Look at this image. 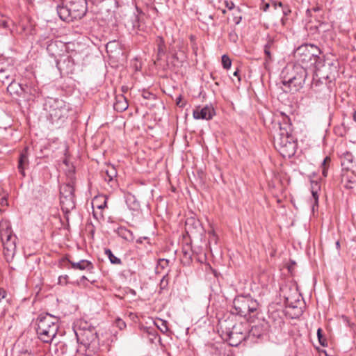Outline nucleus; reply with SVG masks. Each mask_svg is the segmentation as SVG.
<instances>
[{
    "label": "nucleus",
    "instance_id": "obj_26",
    "mask_svg": "<svg viewBox=\"0 0 356 356\" xmlns=\"http://www.w3.org/2000/svg\"><path fill=\"white\" fill-rule=\"evenodd\" d=\"M222 65L225 69H229L231 67L232 61L227 55L222 56Z\"/></svg>",
    "mask_w": 356,
    "mask_h": 356
},
{
    "label": "nucleus",
    "instance_id": "obj_5",
    "mask_svg": "<svg viewBox=\"0 0 356 356\" xmlns=\"http://www.w3.org/2000/svg\"><path fill=\"white\" fill-rule=\"evenodd\" d=\"M58 330L57 318L48 314L38 316L36 332L41 341L44 343H50L56 336Z\"/></svg>",
    "mask_w": 356,
    "mask_h": 356
},
{
    "label": "nucleus",
    "instance_id": "obj_44",
    "mask_svg": "<svg viewBox=\"0 0 356 356\" xmlns=\"http://www.w3.org/2000/svg\"><path fill=\"white\" fill-rule=\"evenodd\" d=\"M353 119L356 122V110L353 113Z\"/></svg>",
    "mask_w": 356,
    "mask_h": 356
},
{
    "label": "nucleus",
    "instance_id": "obj_51",
    "mask_svg": "<svg viewBox=\"0 0 356 356\" xmlns=\"http://www.w3.org/2000/svg\"><path fill=\"white\" fill-rule=\"evenodd\" d=\"M336 244H337V245H338V246H339V241H337Z\"/></svg>",
    "mask_w": 356,
    "mask_h": 356
},
{
    "label": "nucleus",
    "instance_id": "obj_25",
    "mask_svg": "<svg viewBox=\"0 0 356 356\" xmlns=\"http://www.w3.org/2000/svg\"><path fill=\"white\" fill-rule=\"evenodd\" d=\"M118 233L121 237L126 240H131L133 238L132 232L126 228H120Z\"/></svg>",
    "mask_w": 356,
    "mask_h": 356
},
{
    "label": "nucleus",
    "instance_id": "obj_48",
    "mask_svg": "<svg viewBox=\"0 0 356 356\" xmlns=\"http://www.w3.org/2000/svg\"><path fill=\"white\" fill-rule=\"evenodd\" d=\"M150 95V94H148V95H143L145 98L147 99L149 98V96Z\"/></svg>",
    "mask_w": 356,
    "mask_h": 356
},
{
    "label": "nucleus",
    "instance_id": "obj_27",
    "mask_svg": "<svg viewBox=\"0 0 356 356\" xmlns=\"http://www.w3.org/2000/svg\"><path fill=\"white\" fill-rule=\"evenodd\" d=\"M330 161V159L328 156H326L323 163H322V174L324 177H327V163Z\"/></svg>",
    "mask_w": 356,
    "mask_h": 356
},
{
    "label": "nucleus",
    "instance_id": "obj_30",
    "mask_svg": "<svg viewBox=\"0 0 356 356\" xmlns=\"http://www.w3.org/2000/svg\"><path fill=\"white\" fill-rule=\"evenodd\" d=\"M99 200V199L97 197H95V200H94V202H93V207H95H95L99 209H104L106 207V198L103 197L102 198V200L103 202L99 204H97V202Z\"/></svg>",
    "mask_w": 356,
    "mask_h": 356
},
{
    "label": "nucleus",
    "instance_id": "obj_36",
    "mask_svg": "<svg viewBox=\"0 0 356 356\" xmlns=\"http://www.w3.org/2000/svg\"><path fill=\"white\" fill-rule=\"evenodd\" d=\"M0 26L7 29L8 27V22L6 19L0 20Z\"/></svg>",
    "mask_w": 356,
    "mask_h": 356
},
{
    "label": "nucleus",
    "instance_id": "obj_8",
    "mask_svg": "<svg viewBox=\"0 0 356 356\" xmlns=\"http://www.w3.org/2000/svg\"><path fill=\"white\" fill-rule=\"evenodd\" d=\"M288 289L289 291V293L284 294L286 306L287 308L293 310V315L296 317H298L300 316L303 312L302 302L300 299V294L298 292V291L296 289L293 290H291V289Z\"/></svg>",
    "mask_w": 356,
    "mask_h": 356
},
{
    "label": "nucleus",
    "instance_id": "obj_11",
    "mask_svg": "<svg viewBox=\"0 0 356 356\" xmlns=\"http://www.w3.org/2000/svg\"><path fill=\"white\" fill-rule=\"evenodd\" d=\"M67 111L68 108L65 104L60 102L56 107L51 108L49 115L53 120H63L67 118Z\"/></svg>",
    "mask_w": 356,
    "mask_h": 356
},
{
    "label": "nucleus",
    "instance_id": "obj_28",
    "mask_svg": "<svg viewBox=\"0 0 356 356\" xmlns=\"http://www.w3.org/2000/svg\"><path fill=\"white\" fill-rule=\"evenodd\" d=\"M159 323L160 324H158L157 327L159 328V330L163 333L166 332L168 330L167 322L165 321L159 319Z\"/></svg>",
    "mask_w": 356,
    "mask_h": 356
},
{
    "label": "nucleus",
    "instance_id": "obj_49",
    "mask_svg": "<svg viewBox=\"0 0 356 356\" xmlns=\"http://www.w3.org/2000/svg\"><path fill=\"white\" fill-rule=\"evenodd\" d=\"M111 44V42H108L107 44H106V49L108 48L109 45Z\"/></svg>",
    "mask_w": 356,
    "mask_h": 356
},
{
    "label": "nucleus",
    "instance_id": "obj_47",
    "mask_svg": "<svg viewBox=\"0 0 356 356\" xmlns=\"http://www.w3.org/2000/svg\"><path fill=\"white\" fill-rule=\"evenodd\" d=\"M150 95V94H148V95H143L145 98L147 99L149 98V96Z\"/></svg>",
    "mask_w": 356,
    "mask_h": 356
},
{
    "label": "nucleus",
    "instance_id": "obj_43",
    "mask_svg": "<svg viewBox=\"0 0 356 356\" xmlns=\"http://www.w3.org/2000/svg\"><path fill=\"white\" fill-rule=\"evenodd\" d=\"M238 72H239L238 70L235 71V72H234V75L235 76H237V77H238V81H240V80H241V79H240V77L238 76Z\"/></svg>",
    "mask_w": 356,
    "mask_h": 356
},
{
    "label": "nucleus",
    "instance_id": "obj_21",
    "mask_svg": "<svg viewBox=\"0 0 356 356\" xmlns=\"http://www.w3.org/2000/svg\"><path fill=\"white\" fill-rule=\"evenodd\" d=\"M156 43L157 46V59L159 60L161 59L165 54L164 39L161 36H158L156 39Z\"/></svg>",
    "mask_w": 356,
    "mask_h": 356
},
{
    "label": "nucleus",
    "instance_id": "obj_41",
    "mask_svg": "<svg viewBox=\"0 0 356 356\" xmlns=\"http://www.w3.org/2000/svg\"><path fill=\"white\" fill-rule=\"evenodd\" d=\"M345 156L347 157V159L349 162H352L353 161V156L350 154H347Z\"/></svg>",
    "mask_w": 356,
    "mask_h": 356
},
{
    "label": "nucleus",
    "instance_id": "obj_22",
    "mask_svg": "<svg viewBox=\"0 0 356 356\" xmlns=\"http://www.w3.org/2000/svg\"><path fill=\"white\" fill-rule=\"evenodd\" d=\"M74 186L71 184H64L60 188V197L74 196Z\"/></svg>",
    "mask_w": 356,
    "mask_h": 356
},
{
    "label": "nucleus",
    "instance_id": "obj_29",
    "mask_svg": "<svg viewBox=\"0 0 356 356\" xmlns=\"http://www.w3.org/2000/svg\"><path fill=\"white\" fill-rule=\"evenodd\" d=\"M317 336H318L319 343L323 346H327L326 339L323 337V336L322 334V330L321 328L318 329V330H317Z\"/></svg>",
    "mask_w": 356,
    "mask_h": 356
},
{
    "label": "nucleus",
    "instance_id": "obj_35",
    "mask_svg": "<svg viewBox=\"0 0 356 356\" xmlns=\"http://www.w3.org/2000/svg\"><path fill=\"white\" fill-rule=\"evenodd\" d=\"M225 4L229 10H232L234 8V3L232 1H225Z\"/></svg>",
    "mask_w": 356,
    "mask_h": 356
},
{
    "label": "nucleus",
    "instance_id": "obj_3",
    "mask_svg": "<svg viewBox=\"0 0 356 356\" xmlns=\"http://www.w3.org/2000/svg\"><path fill=\"white\" fill-rule=\"evenodd\" d=\"M75 333L79 343V352L86 356H95L99 352V339L94 327L80 328Z\"/></svg>",
    "mask_w": 356,
    "mask_h": 356
},
{
    "label": "nucleus",
    "instance_id": "obj_39",
    "mask_svg": "<svg viewBox=\"0 0 356 356\" xmlns=\"http://www.w3.org/2000/svg\"><path fill=\"white\" fill-rule=\"evenodd\" d=\"M165 276L166 275H164L161 281V285L162 286V287H165V285H167L168 284V281L165 280Z\"/></svg>",
    "mask_w": 356,
    "mask_h": 356
},
{
    "label": "nucleus",
    "instance_id": "obj_2",
    "mask_svg": "<svg viewBox=\"0 0 356 356\" xmlns=\"http://www.w3.org/2000/svg\"><path fill=\"white\" fill-rule=\"evenodd\" d=\"M307 76L305 67L300 64H289L282 72V82L290 91L297 92L303 87Z\"/></svg>",
    "mask_w": 356,
    "mask_h": 356
},
{
    "label": "nucleus",
    "instance_id": "obj_10",
    "mask_svg": "<svg viewBox=\"0 0 356 356\" xmlns=\"http://www.w3.org/2000/svg\"><path fill=\"white\" fill-rule=\"evenodd\" d=\"M215 115V111L213 107L205 106L202 108L197 107L193 113V118L197 120H211Z\"/></svg>",
    "mask_w": 356,
    "mask_h": 356
},
{
    "label": "nucleus",
    "instance_id": "obj_19",
    "mask_svg": "<svg viewBox=\"0 0 356 356\" xmlns=\"http://www.w3.org/2000/svg\"><path fill=\"white\" fill-rule=\"evenodd\" d=\"M29 165V159L27 156V150L24 149L19 156V162H18V170L20 174L24 177L25 176V169Z\"/></svg>",
    "mask_w": 356,
    "mask_h": 356
},
{
    "label": "nucleus",
    "instance_id": "obj_38",
    "mask_svg": "<svg viewBox=\"0 0 356 356\" xmlns=\"http://www.w3.org/2000/svg\"><path fill=\"white\" fill-rule=\"evenodd\" d=\"M176 104L179 107H184V104H181V96H179L176 99Z\"/></svg>",
    "mask_w": 356,
    "mask_h": 356
},
{
    "label": "nucleus",
    "instance_id": "obj_4",
    "mask_svg": "<svg viewBox=\"0 0 356 356\" xmlns=\"http://www.w3.org/2000/svg\"><path fill=\"white\" fill-rule=\"evenodd\" d=\"M86 4L84 0H64L62 5L57 6V13L60 18L65 22L79 19L86 15Z\"/></svg>",
    "mask_w": 356,
    "mask_h": 356
},
{
    "label": "nucleus",
    "instance_id": "obj_17",
    "mask_svg": "<svg viewBox=\"0 0 356 356\" xmlns=\"http://www.w3.org/2000/svg\"><path fill=\"white\" fill-rule=\"evenodd\" d=\"M117 170L113 165H107L103 172L102 177L108 183L115 182V178L117 177Z\"/></svg>",
    "mask_w": 356,
    "mask_h": 356
},
{
    "label": "nucleus",
    "instance_id": "obj_45",
    "mask_svg": "<svg viewBox=\"0 0 356 356\" xmlns=\"http://www.w3.org/2000/svg\"><path fill=\"white\" fill-rule=\"evenodd\" d=\"M268 8H269V4L268 3H266L265 6H264V10L266 11Z\"/></svg>",
    "mask_w": 356,
    "mask_h": 356
},
{
    "label": "nucleus",
    "instance_id": "obj_18",
    "mask_svg": "<svg viewBox=\"0 0 356 356\" xmlns=\"http://www.w3.org/2000/svg\"><path fill=\"white\" fill-rule=\"evenodd\" d=\"M129 106L127 99L122 95L116 96L113 104L114 109L118 112H122L127 109Z\"/></svg>",
    "mask_w": 356,
    "mask_h": 356
},
{
    "label": "nucleus",
    "instance_id": "obj_20",
    "mask_svg": "<svg viewBox=\"0 0 356 356\" xmlns=\"http://www.w3.org/2000/svg\"><path fill=\"white\" fill-rule=\"evenodd\" d=\"M321 186L318 182L312 181H311V192L312 195V211H314L315 207H318V191Z\"/></svg>",
    "mask_w": 356,
    "mask_h": 356
},
{
    "label": "nucleus",
    "instance_id": "obj_37",
    "mask_svg": "<svg viewBox=\"0 0 356 356\" xmlns=\"http://www.w3.org/2000/svg\"><path fill=\"white\" fill-rule=\"evenodd\" d=\"M6 296V291L3 289L0 288V302L1 301V300L5 298Z\"/></svg>",
    "mask_w": 356,
    "mask_h": 356
},
{
    "label": "nucleus",
    "instance_id": "obj_1",
    "mask_svg": "<svg viewBox=\"0 0 356 356\" xmlns=\"http://www.w3.org/2000/svg\"><path fill=\"white\" fill-rule=\"evenodd\" d=\"M284 122L280 124V132L274 138V146L283 157L290 158L296 151L297 144L291 135V124L287 117L284 118Z\"/></svg>",
    "mask_w": 356,
    "mask_h": 356
},
{
    "label": "nucleus",
    "instance_id": "obj_24",
    "mask_svg": "<svg viewBox=\"0 0 356 356\" xmlns=\"http://www.w3.org/2000/svg\"><path fill=\"white\" fill-rule=\"evenodd\" d=\"M273 45V42L271 40H268V42L264 46V53L266 56V62L270 61L272 59L270 49Z\"/></svg>",
    "mask_w": 356,
    "mask_h": 356
},
{
    "label": "nucleus",
    "instance_id": "obj_14",
    "mask_svg": "<svg viewBox=\"0 0 356 356\" xmlns=\"http://www.w3.org/2000/svg\"><path fill=\"white\" fill-rule=\"evenodd\" d=\"M16 242L17 240H10L8 242L2 244L3 247V254L8 262L11 261L15 254Z\"/></svg>",
    "mask_w": 356,
    "mask_h": 356
},
{
    "label": "nucleus",
    "instance_id": "obj_15",
    "mask_svg": "<svg viewBox=\"0 0 356 356\" xmlns=\"http://www.w3.org/2000/svg\"><path fill=\"white\" fill-rule=\"evenodd\" d=\"M60 202L61 205V209L65 213L67 220H68V213L75 207L74 196L69 197H60Z\"/></svg>",
    "mask_w": 356,
    "mask_h": 356
},
{
    "label": "nucleus",
    "instance_id": "obj_31",
    "mask_svg": "<svg viewBox=\"0 0 356 356\" xmlns=\"http://www.w3.org/2000/svg\"><path fill=\"white\" fill-rule=\"evenodd\" d=\"M169 265V260L165 259H160L158 261V266L157 268H161L162 269H164L167 268Z\"/></svg>",
    "mask_w": 356,
    "mask_h": 356
},
{
    "label": "nucleus",
    "instance_id": "obj_46",
    "mask_svg": "<svg viewBox=\"0 0 356 356\" xmlns=\"http://www.w3.org/2000/svg\"><path fill=\"white\" fill-rule=\"evenodd\" d=\"M313 10H314V11L316 12L320 10V8L317 6V7L314 8Z\"/></svg>",
    "mask_w": 356,
    "mask_h": 356
},
{
    "label": "nucleus",
    "instance_id": "obj_23",
    "mask_svg": "<svg viewBox=\"0 0 356 356\" xmlns=\"http://www.w3.org/2000/svg\"><path fill=\"white\" fill-rule=\"evenodd\" d=\"M105 254L108 257L110 261L113 264H121L122 261L120 258L115 257L110 249H105Z\"/></svg>",
    "mask_w": 356,
    "mask_h": 356
},
{
    "label": "nucleus",
    "instance_id": "obj_16",
    "mask_svg": "<svg viewBox=\"0 0 356 356\" xmlns=\"http://www.w3.org/2000/svg\"><path fill=\"white\" fill-rule=\"evenodd\" d=\"M9 82L10 83L7 87V91L10 95L21 97L24 95V89L21 84L17 83L15 80H11Z\"/></svg>",
    "mask_w": 356,
    "mask_h": 356
},
{
    "label": "nucleus",
    "instance_id": "obj_13",
    "mask_svg": "<svg viewBox=\"0 0 356 356\" xmlns=\"http://www.w3.org/2000/svg\"><path fill=\"white\" fill-rule=\"evenodd\" d=\"M0 237L2 244L10 240H17V236L13 234L10 226L6 222L0 223Z\"/></svg>",
    "mask_w": 356,
    "mask_h": 356
},
{
    "label": "nucleus",
    "instance_id": "obj_12",
    "mask_svg": "<svg viewBox=\"0 0 356 356\" xmlns=\"http://www.w3.org/2000/svg\"><path fill=\"white\" fill-rule=\"evenodd\" d=\"M64 261H67L70 263L72 268L74 270H87L88 271H91L93 269V264L90 261L86 259H82L78 262H74L68 259V258L65 257L61 259L60 263Z\"/></svg>",
    "mask_w": 356,
    "mask_h": 356
},
{
    "label": "nucleus",
    "instance_id": "obj_40",
    "mask_svg": "<svg viewBox=\"0 0 356 356\" xmlns=\"http://www.w3.org/2000/svg\"><path fill=\"white\" fill-rule=\"evenodd\" d=\"M273 6H274V8L276 9L277 8V6H279V7H282L283 6V4L282 2H277V1H274L273 2Z\"/></svg>",
    "mask_w": 356,
    "mask_h": 356
},
{
    "label": "nucleus",
    "instance_id": "obj_32",
    "mask_svg": "<svg viewBox=\"0 0 356 356\" xmlns=\"http://www.w3.org/2000/svg\"><path fill=\"white\" fill-rule=\"evenodd\" d=\"M68 276L67 275H60L58 279V284L60 285H66L67 284Z\"/></svg>",
    "mask_w": 356,
    "mask_h": 356
},
{
    "label": "nucleus",
    "instance_id": "obj_6",
    "mask_svg": "<svg viewBox=\"0 0 356 356\" xmlns=\"http://www.w3.org/2000/svg\"><path fill=\"white\" fill-rule=\"evenodd\" d=\"M235 314L246 316L257 309L258 302L250 296H238L233 301Z\"/></svg>",
    "mask_w": 356,
    "mask_h": 356
},
{
    "label": "nucleus",
    "instance_id": "obj_50",
    "mask_svg": "<svg viewBox=\"0 0 356 356\" xmlns=\"http://www.w3.org/2000/svg\"><path fill=\"white\" fill-rule=\"evenodd\" d=\"M86 279H87L86 277L84 275L81 277V280H86Z\"/></svg>",
    "mask_w": 356,
    "mask_h": 356
},
{
    "label": "nucleus",
    "instance_id": "obj_34",
    "mask_svg": "<svg viewBox=\"0 0 356 356\" xmlns=\"http://www.w3.org/2000/svg\"><path fill=\"white\" fill-rule=\"evenodd\" d=\"M282 8L284 15L287 16L291 13V10L288 6L283 5Z\"/></svg>",
    "mask_w": 356,
    "mask_h": 356
},
{
    "label": "nucleus",
    "instance_id": "obj_7",
    "mask_svg": "<svg viewBox=\"0 0 356 356\" xmlns=\"http://www.w3.org/2000/svg\"><path fill=\"white\" fill-rule=\"evenodd\" d=\"M319 54L320 49L311 44L301 45L295 51L299 62L306 65L314 64L318 58Z\"/></svg>",
    "mask_w": 356,
    "mask_h": 356
},
{
    "label": "nucleus",
    "instance_id": "obj_42",
    "mask_svg": "<svg viewBox=\"0 0 356 356\" xmlns=\"http://www.w3.org/2000/svg\"><path fill=\"white\" fill-rule=\"evenodd\" d=\"M122 325L124 327L125 326V323L123 321L120 320L118 321V326L120 327V329L122 328Z\"/></svg>",
    "mask_w": 356,
    "mask_h": 356
},
{
    "label": "nucleus",
    "instance_id": "obj_33",
    "mask_svg": "<svg viewBox=\"0 0 356 356\" xmlns=\"http://www.w3.org/2000/svg\"><path fill=\"white\" fill-rule=\"evenodd\" d=\"M346 187L349 189H353L356 188V179L353 178V179H350L346 184Z\"/></svg>",
    "mask_w": 356,
    "mask_h": 356
},
{
    "label": "nucleus",
    "instance_id": "obj_9",
    "mask_svg": "<svg viewBox=\"0 0 356 356\" xmlns=\"http://www.w3.org/2000/svg\"><path fill=\"white\" fill-rule=\"evenodd\" d=\"M17 68L8 58L0 57V81L3 83L15 80Z\"/></svg>",
    "mask_w": 356,
    "mask_h": 356
}]
</instances>
